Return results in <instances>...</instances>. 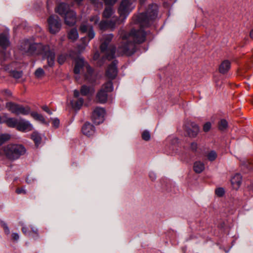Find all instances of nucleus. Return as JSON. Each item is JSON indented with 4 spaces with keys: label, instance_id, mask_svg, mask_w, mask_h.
I'll return each instance as SVG.
<instances>
[{
    "label": "nucleus",
    "instance_id": "obj_9",
    "mask_svg": "<svg viewBox=\"0 0 253 253\" xmlns=\"http://www.w3.org/2000/svg\"><path fill=\"white\" fill-rule=\"evenodd\" d=\"M121 21L118 16H113L110 20H102L99 23V29L101 30H106L110 29L114 30L117 25L121 24Z\"/></svg>",
    "mask_w": 253,
    "mask_h": 253
},
{
    "label": "nucleus",
    "instance_id": "obj_32",
    "mask_svg": "<svg viewBox=\"0 0 253 253\" xmlns=\"http://www.w3.org/2000/svg\"><path fill=\"white\" fill-rule=\"evenodd\" d=\"M227 126L228 123L224 119L221 120L218 123V128L220 130H225L227 128Z\"/></svg>",
    "mask_w": 253,
    "mask_h": 253
},
{
    "label": "nucleus",
    "instance_id": "obj_42",
    "mask_svg": "<svg viewBox=\"0 0 253 253\" xmlns=\"http://www.w3.org/2000/svg\"><path fill=\"white\" fill-rule=\"evenodd\" d=\"M59 123H60L59 120V119H58L57 118L53 119V120L52 121L53 126L56 128H57L59 126Z\"/></svg>",
    "mask_w": 253,
    "mask_h": 253
},
{
    "label": "nucleus",
    "instance_id": "obj_29",
    "mask_svg": "<svg viewBox=\"0 0 253 253\" xmlns=\"http://www.w3.org/2000/svg\"><path fill=\"white\" fill-rule=\"evenodd\" d=\"M31 115L36 120L39 121L42 123H45V119L41 114L37 112H33L31 113Z\"/></svg>",
    "mask_w": 253,
    "mask_h": 253
},
{
    "label": "nucleus",
    "instance_id": "obj_12",
    "mask_svg": "<svg viewBox=\"0 0 253 253\" xmlns=\"http://www.w3.org/2000/svg\"><path fill=\"white\" fill-rule=\"evenodd\" d=\"M20 224L22 226V231L24 235L29 236H31L34 240H36L40 237L39 230L37 228L31 226L30 231L28 227L24 225L23 223H20Z\"/></svg>",
    "mask_w": 253,
    "mask_h": 253
},
{
    "label": "nucleus",
    "instance_id": "obj_51",
    "mask_svg": "<svg viewBox=\"0 0 253 253\" xmlns=\"http://www.w3.org/2000/svg\"><path fill=\"white\" fill-rule=\"evenodd\" d=\"M99 54L98 52H96L95 53L94 56H93V59L94 60L97 59V58L99 57Z\"/></svg>",
    "mask_w": 253,
    "mask_h": 253
},
{
    "label": "nucleus",
    "instance_id": "obj_50",
    "mask_svg": "<svg viewBox=\"0 0 253 253\" xmlns=\"http://www.w3.org/2000/svg\"><path fill=\"white\" fill-rule=\"evenodd\" d=\"M80 95V92L78 90H75L74 91V95L75 97H79Z\"/></svg>",
    "mask_w": 253,
    "mask_h": 253
},
{
    "label": "nucleus",
    "instance_id": "obj_28",
    "mask_svg": "<svg viewBox=\"0 0 253 253\" xmlns=\"http://www.w3.org/2000/svg\"><path fill=\"white\" fill-rule=\"evenodd\" d=\"M84 103V99L82 98H79L75 103L74 101H71L72 107L75 109H80Z\"/></svg>",
    "mask_w": 253,
    "mask_h": 253
},
{
    "label": "nucleus",
    "instance_id": "obj_33",
    "mask_svg": "<svg viewBox=\"0 0 253 253\" xmlns=\"http://www.w3.org/2000/svg\"><path fill=\"white\" fill-rule=\"evenodd\" d=\"M217 156V154L214 151H211L207 155L208 160L210 161H214L216 159Z\"/></svg>",
    "mask_w": 253,
    "mask_h": 253
},
{
    "label": "nucleus",
    "instance_id": "obj_48",
    "mask_svg": "<svg viewBox=\"0 0 253 253\" xmlns=\"http://www.w3.org/2000/svg\"><path fill=\"white\" fill-rule=\"evenodd\" d=\"M149 177L152 180H154L156 179V175L154 172H150L149 173Z\"/></svg>",
    "mask_w": 253,
    "mask_h": 253
},
{
    "label": "nucleus",
    "instance_id": "obj_34",
    "mask_svg": "<svg viewBox=\"0 0 253 253\" xmlns=\"http://www.w3.org/2000/svg\"><path fill=\"white\" fill-rule=\"evenodd\" d=\"M10 76L16 79L20 78L23 74L22 71H17L15 70L10 71Z\"/></svg>",
    "mask_w": 253,
    "mask_h": 253
},
{
    "label": "nucleus",
    "instance_id": "obj_41",
    "mask_svg": "<svg viewBox=\"0 0 253 253\" xmlns=\"http://www.w3.org/2000/svg\"><path fill=\"white\" fill-rule=\"evenodd\" d=\"M211 128V124L210 122L206 123L203 126V130L208 132Z\"/></svg>",
    "mask_w": 253,
    "mask_h": 253
},
{
    "label": "nucleus",
    "instance_id": "obj_35",
    "mask_svg": "<svg viewBox=\"0 0 253 253\" xmlns=\"http://www.w3.org/2000/svg\"><path fill=\"white\" fill-rule=\"evenodd\" d=\"M92 27L85 23H82L80 26V30L82 33H85L89 30V28Z\"/></svg>",
    "mask_w": 253,
    "mask_h": 253
},
{
    "label": "nucleus",
    "instance_id": "obj_2",
    "mask_svg": "<svg viewBox=\"0 0 253 253\" xmlns=\"http://www.w3.org/2000/svg\"><path fill=\"white\" fill-rule=\"evenodd\" d=\"M20 49L23 53L29 55H42L43 59H47L49 67L54 65L55 52L48 45H44L41 43H31L29 40H26L21 43Z\"/></svg>",
    "mask_w": 253,
    "mask_h": 253
},
{
    "label": "nucleus",
    "instance_id": "obj_4",
    "mask_svg": "<svg viewBox=\"0 0 253 253\" xmlns=\"http://www.w3.org/2000/svg\"><path fill=\"white\" fill-rule=\"evenodd\" d=\"M113 37L112 34L104 35L100 40L101 51L105 53L106 58L109 60L114 59L115 57L116 47L114 45L109 44Z\"/></svg>",
    "mask_w": 253,
    "mask_h": 253
},
{
    "label": "nucleus",
    "instance_id": "obj_14",
    "mask_svg": "<svg viewBox=\"0 0 253 253\" xmlns=\"http://www.w3.org/2000/svg\"><path fill=\"white\" fill-rule=\"evenodd\" d=\"M17 129L22 132L29 131L33 129V126L29 121L21 119L19 121Z\"/></svg>",
    "mask_w": 253,
    "mask_h": 253
},
{
    "label": "nucleus",
    "instance_id": "obj_54",
    "mask_svg": "<svg viewBox=\"0 0 253 253\" xmlns=\"http://www.w3.org/2000/svg\"><path fill=\"white\" fill-rule=\"evenodd\" d=\"M250 37L253 39V29L250 32Z\"/></svg>",
    "mask_w": 253,
    "mask_h": 253
},
{
    "label": "nucleus",
    "instance_id": "obj_20",
    "mask_svg": "<svg viewBox=\"0 0 253 253\" xmlns=\"http://www.w3.org/2000/svg\"><path fill=\"white\" fill-rule=\"evenodd\" d=\"M70 11L71 10H69V5L65 3H61L59 4L55 9L56 12L58 13L61 16L64 15Z\"/></svg>",
    "mask_w": 253,
    "mask_h": 253
},
{
    "label": "nucleus",
    "instance_id": "obj_26",
    "mask_svg": "<svg viewBox=\"0 0 253 253\" xmlns=\"http://www.w3.org/2000/svg\"><path fill=\"white\" fill-rule=\"evenodd\" d=\"M193 169L195 172L200 173L204 170L205 165L201 162L197 161L194 164Z\"/></svg>",
    "mask_w": 253,
    "mask_h": 253
},
{
    "label": "nucleus",
    "instance_id": "obj_47",
    "mask_svg": "<svg viewBox=\"0 0 253 253\" xmlns=\"http://www.w3.org/2000/svg\"><path fill=\"white\" fill-rule=\"evenodd\" d=\"M197 148V143H195V142L192 143L191 144V149L193 151H195L196 150Z\"/></svg>",
    "mask_w": 253,
    "mask_h": 253
},
{
    "label": "nucleus",
    "instance_id": "obj_21",
    "mask_svg": "<svg viewBox=\"0 0 253 253\" xmlns=\"http://www.w3.org/2000/svg\"><path fill=\"white\" fill-rule=\"evenodd\" d=\"M231 63L229 61L224 60L219 65V71L220 73L224 74L226 73L230 69Z\"/></svg>",
    "mask_w": 253,
    "mask_h": 253
},
{
    "label": "nucleus",
    "instance_id": "obj_10",
    "mask_svg": "<svg viewBox=\"0 0 253 253\" xmlns=\"http://www.w3.org/2000/svg\"><path fill=\"white\" fill-rule=\"evenodd\" d=\"M48 30L50 33L55 34L60 30L61 23L58 16L51 15L47 20Z\"/></svg>",
    "mask_w": 253,
    "mask_h": 253
},
{
    "label": "nucleus",
    "instance_id": "obj_24",
    "mask_svg": "<svg viewBox=\"0 0 253 253\" xmlns=\"http://www.w3.org/2000/svg\"><path fill=\"white\" fill-rule=\"evenodd\" d=\"M19 120H18L16 118H9L5 120V123L6 125L10 127H16L17 128V126L18 125Z\"/></svg>",
    "mask_w": 253,
    "mask_h": 253
},
{
    "label": "nucleus",
    "instance_id": "obj_25",
    "mask_svg": "<svg viewBox=\"0 0 253 253\" xmlns=\"http://www.w3.org/2000/svg\"><path fill=\"white\" fill-rule=\"evenodd\" d=\"M80 91L82 95L86 96L89 94H93L94 92V90L92 87L84 85L81 87Z\"/></svg>",
    "mask_w": 253,
    "mask_h": 253
},
{
    "label": "nucleus",
    "instance_id": "obj_52",
    "mask_svg": "<svg viewBox=\"0 0 253 253\" xmlns=\"http://www.w3.org/2000/svg\"><path fill=\"white\" fill-rule=\"evenodd\" d=\"M83 0H74V1L77 3L78 5H80L81 4V2L83 1Z\"/></svg>",
    "mask_w": 253,
    "mask_h": 253
},
{
    "label": "nucleus",
    "instance_id": "obj_19",
    "mask_svg": "<svg viewBox=\"0 0 253 253\" xmlns=\"http://www.w3.org/2000/svg\"><path fill=\"white\" fill-rule=\"evenodd\" d=\"M242 176L240 173L235 174L231 179V183L235 189H238L242 183Z\"/></svg>",
    "mask_w": 253,
    "mask_h": 253
},
{
    "label": "nucleus",
    "instance_id": "obj_43",
    "mask_svg": "<svg viewBox=\"0 0 253 253\" xmlns=\"http://www.w3.org/2000/svg\"><path fill=\"white\" fill-rule=\"evenodd\" d=\"M16 192L18 194H26V191L25 189L23 188H17L16 190Z\"/></svg>",
    "mask_w": 253,
    "mask_h": 253
},
{
    "label": "nucleus",
    "instance_id": "obj_55",
    "mask_svg": "<svg viewBox=\"0 0 253 253\" xmlns=\"http://www.w3.org/2000/svg\"><path fill=\"white\" fill-rule=\"evenodd\" d=\"M145 0H140V3L142 4L144 2Z\"/></svg>",
    "mask_w": 253,
    "mask_h": 253
},
{
    "label": "nucleus",
    "instance_id": "obj_46",
    "mask_svg": "<svg viewBox=\"0 0 253 253\" xmlns=\"http://www.w3.org/2000/svg\"><path fill=\"white\" fill-rule=\"evenodd\" d=\"M12 238L13 240L17 241L19 238V236L17 233H13L11 235Z\"/></svg>",
    "mask_w": 253,
    "mask_h": 253
},
{
    "label": "nucleus",
    "instance_id": "obj_1",
    "mask_svg": "<svg viewBox=\"0 0 253 253\" xmlns=\"http://www.w3.org/2000/svg\"><path fill=\"white\" fill-rule=\"evenodd\" d=\"M157 13V5L155 4L149 5L145 13H141L134 17V22L139 24V29H132L129 33L124 30L119 32L121 42L118 48L119 55L126 54L129 56L135 52V43H140L145 40L146 34L143 28L148 27L150 22L156 18Z\"/></svg>",
    "mask_w": 253,
    "mask_h": 253
},
{
    "label": "nucleus",
    "instance_id": "obj_49",
    "mask_svg": "<svg viewBox=\"0 0 253 253\" xmlns=\"http://www.w3.org/2000/svg\"><path fill=\"white\" fill-rule=\"evenodd\" d=\"M4 93H5V95H6L7 96H10L12 95L11 91L8 90H4Z\"/></svg>",
    "mask_w": 253,
    "mask_h": 253
},
{
    "label": "nucleus",
    "instance_id": "obj_6",
    "mask_svg": "<svg viewBox=\"0 0 253 253\" xmlns=\"http://www.w3.org/2000/svg\"><path fill=\"white\" fill-rule=\"evenodd\" d=\"M134 0H122L118 8V12L120 17L125 20L135 7Z\"/></svg>",
    "mask_w": 253,
    "mask_h": 253
},
{
    "label": "nucleus",
    "instance_id": "obj_3",
    "mask_svg": "<svg viewBox=\"0 0 253 253\" xmlns=\"http://www.w3.org/2000/svg\"><path fill=\"white\" fill-rule=\"evenodd\" d=\"M26 149L21 144L10 143L3 146L0 149V153L7 159L14 160L18 159L26 153Z\"/></svg>",
    "mask_w": 253,
    "mask_h": 253
},
{
    "label": "nucleus",
    "instance_id": "obj_8",
    "mask_svg": "<svg viewBox=\"0 0 253 253\" xmlns=\"http://www.w3.org/2000/svg\"><path fill=\"white\" fill-rule=\"evenodd\" d=\"M5 106L9 111L16 115H27L30 112V109L29 107H24L21 105L12 102L6 103Z\"/></svg>",
    "mask_w": 253,
    "mask_h": 253
},
{
    "label": "nucleus",
    "instance_id": "obj_5",
    "mask_svg": "<svg viewBox=\"0 0 253 253\" xmlns=\"http://www.w3.org/2000/svg\"><path fill=\"white\" fill-rule=\"evenodd\" d=\"M86 73L84 74V79L90 83L94 82L93 77V70L88 63L84 61V58H78L75 60V65L74 72L75 74L78 75L81 73Z\"/></svg>",
    "mask_w": 253,
    "mask_h": 253
},
{
    "label": "nucleus",
    "instance_id": "obj_27",
    "mask_svg": "<svg viewBox=\"0 0 253 253\" xmlns=\"http://www.w3.org/2000/svg\"><path fill=\"white\" fill-rule=\"evenodd\" d=\"M68 38L72 41L77 40L79 37L77 29H72L68 34Z\"/></svg>",
    "mask_w": 253,
    "mask_h": 253
},
{
    "label": "nucleus",
    "instance_id": "obj_16",
    "mask_svg": "<svg viewBox=\"0 0 253 253\" xmlns=\"http://www.w3.org/2000/svg\"><path fill=\"white\" fill-rule=\"evenodd\" d=\"M186 130L189 137H195L199 132V127L195 123L191 122L186 127Z\"/></svg>",
    "mask_w": 253,
    "mask_h": 253
},
{
    "label": "nucleus",
    "instance_id": "obj_45",
    "mask_svg": "<svg viewBox=\"0 0 253 253\" xmlns=\"http://www.w3.org/2000/svg\"><path fill=\"white\" fill-rule=\"evenodd\" d=\"M42 109L43 111H44L45 112L47 113L48 114H49V115L52 114L51 111H50V110L49 109V108H48V107L47 106H43L42 107Z\"/></svg>",
    "mask_w": 253,
    "mask_h": 253
},
{
    "label": "nucleus",
    "instance_id": "obj_44",
    "mask_svg": "<svg viewBox=\"0 0 253 253\" xmlns=\"http://www.w3.org/2000/svg\"><path fill=\"white\" fill-rule=\"evenodd\" d=\"M2 226H3V227L4 228V232H5V234H9L10 233V231H9V229L8 226H7V225L4 223H2Z\"/></svg>",
    "mask_w": 253,
    "mask_h": 253
},
{
    "label": "nucleus",
    "instance_id": "obj_17",
    "mask_svg": "<svg viewBox=\"0 0 253 253\" xmlns=\"http://www.w3.org/2000/svg\"><path fill=\"white\" fill-rule=\"evenodd\" d=\"M94 36H95V33L93 30V28H92V27H90L89 28V30L88 31V33H87V38H88V40H87V42H85V41L86 40V37H84L82 39L83 45L82 46H79V50L80 52L83 51L84 49L85 46L87 45V44L88 43V42H89V41L91 40V39H92L93 38H94Z\"/></svg>",
    "mask_w": 253,
    "mask_h": 253
},
{
    "label": "nucleus",
    "instance_id": "obj_38",
    "mask_svg": "<svg viewBox=\"0 0 253 253\" xmlns=\"http://www.w3.org/2000/svg\"><path fill=\"white\" fill-rule=\"evenodd\" d=\"M99 20L100 17L97 15L92 16L89 18V21L93 23L94 24H97L99 22Z\"/></svg>",
    "mask_w": 253,
    "mask_h": 253
},
{
    "label": "nucleus",
    "instance_id": "obj_40",
    "mask_svg": "<svg viewBox=\"0 0 253 253\" xmlns=\"http://www.w3.org/2000/svg\"><path fill=\"white\" fill-rule=\"evenodd\" d=\"M215 194L219 197L222 196L224 194V189L222 188H218L215 190Z\"/></svg>",
    "mask_w": 253,
    "mask_h": 253
},
{
    "label": "nucleus",
    "instance_id": "obj_53",
    "mask_svg": "<svg viewBox=\"0 0 253 253\" xmlns=\"http://www.w3.org/2000/svg\"><path fill=\"white\" fill-rule=\"evenodd\" d=\"M5 120H3L1 117L0 116V124L4 123Z\"/></svg>",
    "mask_w": 253,
    "mask_h": 253
},
{
    "label": "nucleus",
    "instance_id": "obj_11",
    "mask_svg": "<svg viewBox=\"0 0 253 253\" xmlns=\"http://www.w3.org/2000/svg\"><path fill=\"white\" fill-rule=\"evenodd\" d=\"M105 114V110L103 108L96 107L91 116L92 121L95 125H99L103 122L104 120V116Z\"/></svg>",
    "mask_w": 253,
    "mask_h": 253
},
{
    "label": "nucleus",
    "instance_id": "obj_31",
    "mask_svg": "<svg viewBox=\"0 0 253 253\" xmlns=\"http://www.w3.org/2000/svg\"><path fill=\"white\" fill-rule=\"evenodd\" d=\"M11 136L7 133H3L0 135V146L10 140Z\"/></svg>",
    "mask_w": 253,
    "mask_h": 253
},
{
    "label": "nucleus",
    "instance_id": "obj_18",
    "mask_svg": "<svg viewBox=\"0 0 253 253\" xmlns=\"http://www.w3.org/2000/svg\"><path fill=\"white\" fill-rule=\"evenodd\" d=\"M83 133L87 136H90L94 132V127L90 123L86 122L82 128Z\"/></svg>",
    "mask_w": 253,
    "mask_h": 253
},
{
    "label": "nucleus",
    "instance_id": "obj_7",
    "mask_svg": "<svg viewBox=\"0 0 253 253\" xmlns=\"http://www.w3.org/2000/svg\"><path fill=\"white\" fill-rule=\"evenodd\" d=\"M113 90V83L111 81H108L103 84L101 88L96 94V99L100 103H104L108 98V93L112 92Z\"/></svg>",
    "mask_w": 253,
    "mask_h": 253
},
{
    "label": "nucleus",
    "instance_id": "obj_13",
    "mask_svg": "<svg viewBox=\"0 0 253 253\" xmlns=\"http://www.w3.org/2000/svg\"><path fill=\"white\" fill-rule=\"evenodd\" d=\"M117 64L118 61L115 60L109 66L106 72V75L108 78L114 79L117 76L118 74Z\"/></svg>",
    "mask_w": 253,
    "mask_h": 253
},
{
    "label": "nucleus",
    "instance_id": "obj_37",
    "mask_svg": "<svg viewBox=\"0 0 253 253\" xmlns=\"http://www.w3.org/2000/svg\"><path fill=\"white\" fill-rule=\"evenodd\" d=\"M142 138L145 141L149 140L150 139V132L147 130L144 131L142 134Z\"/></svg>",
    "mask_w": 253,
    "mask_h": 253
},
{
    "label": "nucleus",
    "instance_id": "obj_30",
    "mask_svg": "<svg viewBox=\"0 0 253 253\" xmlns=\"http://www.w3.org/2000/svg\"><path fill=\"white\" fill-rule=\"evenodd\" d=\"M31 138L37 146L41 143L42 140L40 135L37 132H34L32 133L31 134Z\"/></svg>",
    "mask_w": 253,
    "mask_h": 253
},
{
    "label": "nucleus",
    "instance_id": "obj_15",
    "mask_svg": "<svg viewBox=\"0 0 253 253\" xmlns=\"http://www.w3.org/2000/svg\"><path fill=\"white\" fill-rule=\"evenodd\" d=\"M65 23L69 26H74L76 23V14L71 10L64 15Z\"/></svg>",
    "mask_w": 253,
    "mask_h": 253
},
{
    "label": "nucleus",
    "instance_id": "obj_22",
    "mask_svg": "<svg viewBox=\"0 0 253 253\" xmlns=\"http://www.w3.org/2000/svg\"><path fill=\"white\" fill-rule=\"evenodd\" d=\"M10 44L9 38L5 34H0V46L3 49H6Z\"/></svg>",
    "mask_w": 253,
    "mask_h": 253
},
{
    "label": "nucleus",
    "instance_id": "obj_36",
    "mask_svg": "<svg viewBox=\"0 0 253 253\" xmlns=\"http://www.w3.org/2000/svg\"><path fill=\"white\" fill-rule=\"evenodd\" d=\"M35 76L38 78H41L44 75V72L41 68L37 69L35 72Z\"/></svg>",
    "mask_w": 253,
    "mask_h": 253
},
{
    "label": "nucleus",
    "instance_id": "obj_23",
    "mask_svg": "<svg viewBox=\"0 0 253 253\" xmlns=\"http://www.w3.org/2000/svg\"><path fill=\"white\" fill-rule=\"evenodd\" d=\"M111 5H108V6H106L103 13H102V17L105 18H109L112 17L113 16H115V15H113L115 13V10L113 9V8L110 6Z\"/></svg>",
    "mask_w": 253,
    "mask_h": 253
},
{
    "label": "nucleus",
    "instance_id": "obj_39",
    "mask_svg": "<svg viewBox=\"0 0 253 253\" xmlns=\"http://www.w3.org/2000/svg\"><path fill=\"white\" fill-rule=\"evenodd\" d=\"M66 59V57L65 55H60L58 56L57 61L60 64H62L64 63Z\"/></svg>",
    "mask_w": 253,
    "mask_h": 253
}]
</instances>
